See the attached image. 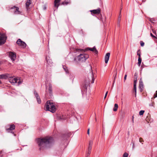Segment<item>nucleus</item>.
<instances>
[{
    "label": "nucleus",
    "mask_w": 157,
    "mask_h": 157,
    "mask_svg": "<svg viewBox=\"0 0 157 157\" xmlns=\"http://www.w3.org/2000/svg\"><path fill=\"white\" fill-rule=\"evenodd\" d=\"M139 88L141 92L143 91V84H140Z\"/></svg>",
    "instance_id": "23"
},
{
    "label": "nucleus",
    "mask_w": 157,
    "mask_h": 157,
    "mask_svg": "<svg viewBox=\"0 0 157 157\" xmlns=\"http://www.w3.org/2000/svg\"><path fill=\"white\" fill-rule=\"evenodd\" d=\"M89 131H90V128H88L87 130V134L89 135Z\"/></svg>",
    "instance_id": "40"
},
{
    "label": "nucleus",
    "mask_w": 157,
    "mask_h": 157,
    "mask_svg": "<svg viewBox=\"0 0 157 157\" xmlns=\"http://www.w3.org/2000/svg\"><path fill=\"white\" fill-rule=\"evenodd\" d=\"M150 35L153 38L155 37V36L154 35H153V34L151 33H150Z\"/></svg>",
    "instance_id": "35"
},
{
    "label": "nucleus",
    "mask_w": 157,
    "mask_h": 157,
    "mask_svg": "<svg viewBox=\"0 0 157 157\" xmlns=\"http://www.w3.org/2000/svg\"><path fill=\"white\" fill-rule=\"evenodd\" d=\"M128 154L126 152L124 153L123 155V157H128Z\"/></svg>",
    "instance_id": "29"
},
{
    "label": "nucleus",
    "mask_w": 157,
    "mask_h": 157,
    "mask_svg": "<svg viewBox=\"0 0 157 157\" xmlns=\"http://www.w3.org/2000/svg\"><path fill=\"white\" fill-rule=\"evenodd\" d=\"M12 9H14V11L15 14H19L21 13V12L19 10V8L17 7H16L15 6H13L11 8Z\"/></svg>",
    "instance_id": "10"
},
{
    "label": "nucleus",
    "mask_w": 157,
    "mask_h": 157,
    "mask_svg": "<svg viewBox=\"0 0 157 157\" xmlns=\"http://www.w3.org/2000/svg\"><path fill=\"white\" fill-rule=\"evenodd\" d=\"M87 49L94 52L95 54H97L98 53V51L96 49L95 46H94L93 48H87Z\"/></svg>",
    "instance_id": "11"
},
{
    "label": "nucleus",
    "mask_w": 157,
    "mask_h": 157,
    "mask_svg": "<svg viewBox=\"0 0 157 157\" xmlns=\"http://www.w3.org/2000/svg\"><path fill=\"white\" fill-rule=\"evenodd\" d=\"M70 3V0H65V1L62 3L63 5H67Z\"/></svg>",
    "instance_id": "21"
},
{
    "label": "nucleus",
    "mask_w": 157,
    "mask_h": 157,
    "mask_svg": "<svg viewBox=\"0 0 157 157\" xmlns=\"http://www.w3.org/2000/svg\"><path fill=\"white\" fill-rule=\"evenodd\" d=\"M156 157H157V156Z\"/></svg>",
    "instance_id": "48"
},
{
    "label": "nucleus",
    "mask_w": 157,
    "mask_h": 157,
    "mask_svg": "<svg viewBox=\"0 0 157 157\" xmlns=\"http://www.w3.org/2000/svg\"><path fill=\"white\" fill-rule=\"evenodd\" d=\"M139 142L140 143H142V142H144V140H142V139L141 138H140L139 139Z\"/></svg>",
    "instance_id": "34"
},
{
    "label": "nucleus",
    "mask_w": 157,
    "mask_h": 157,
    "mask_svg": "<svg viewBox=\"0 0 157 157\" xmlns=\"http://www.w3.org/2000/svg\"><path fill=\"white\" fill-rule=\"evenodd\" d=\"M118 109V104H115L114 105V107L113 108V110L114 111H116Z\"/></svg>",
    "instance_id": "22"
},
{
    "label": "nucleus",
    "mask_w": 157,
    "mask_h": 157,
    "mask_svg": "<svg viewBox=\"0 0 157 157\" xmlns=\"http://www.w3.org/2000/svg\"><path fill=\"white\" fill-rule=\"evenodd\" d=\"M134 143H133L132 144V148H134Z\"/></svg>",
    "instance_id": "42"
},
{
    "label": "nucleus",
    "mask_w": 157,
    "mask_h": 157,
    "mask_svg": "<svg viewBox=\"0 0 157 157\" xmlns=\"http://www.w3.org/2000/svg\"><path fill=\"white\" fill-rule=\"evenodd\" d=\"M31 3V1L30 0H27L26 3V8L29 7V5Z\"/></svg>",
    "instance_id": "18"
},
{
    "label": "nucleus",
    "mask_w": 157,
    "mask_h": 157,
    "mask_svg": "<svg viewBox=\"0 0 157 157\" xmlns=\"http://www.w3.org/2000/svg\"><path fill=\"white\" fill-rule=\"evenodd\" d=\"M17 43L22 48H25L26 47V44L25 42L21 41L20 39H19L17 41Z\"/></svg>",
    "instance_id": "8"
},
{
    "label": "nucleus",
    "mask_w": 157,
    "mask_h": 157,
    "mask_svg": "<svg viewBox=\"0 0 157 157\" xmlns=\"http://www.w3.org/2000/svg\"><path fill=\"white\" fill-rule=\"evenodd\" d=\"M142 59L141 57H139L138 59V65L139 66H140L141 65V63Z\"/></svg>",
    "instance_id": "24"
},
{
    "label": "nucleus",
    "mask_w": 157,
    "mask_h": 157,
    "mask_svg": "<svg viewBox=\"0 0 157 157\" xmlns=\"http://www.w3.org/2000/svg\"><path fill=\"white\" fill-rule=\"evenodd\" d=\"M144 112V110H142L140 111L139 112L140 115H142L143 114Z\"/></svg>",
    "instance_id": "27"
},
{
    "label": "nucleus",
    "mask_w": 157,
    "mask_h": 157,
    "mask_svg": "<svg viewBox=\"0 0 157 157\" xmlns=\"http://www.w3.org/2000/svg\"><path fill=\"white\" fill-rule=\"evenodd\" d=\"M8 77V75L7 74H3L0 75V79H6Z\"/></svg>",
    "instance_id": "14"
},
{
    "label": "nucleus",
    "mask_w": 157,
    "mask_h": 157,
    "mask_svg": "<svg viewBox=\"0 0 157 157\" xmlns=\"http://www.w3.org/2000/svg\"><path fill=\"white\" fill-rule=\"evenodd\" d=\"M46 59L48 64L49 65H51L52 63V60L50 59L49 57L48 56H46Z\"/></svg>",
    "instance_id": "13"
},
{
    "label": "nucleus",
    "mask_w": 157,
    "mask_h": 157,
    "mask_svg": "<svg viewBox=\"0 0 157 157\" xmlns=\"http://www.w3.org/2000/svg\"><path fill=\"white\" fill-rule=\"evenodd\" d=\"M132 121L133 122V117H132Z\"/></svg>",
    "instance_id": "45"
},
{
    "label": "nucleus",
    "mask_w": 157,
    "mask_h": 157,
    "mask_svg": "<svg viewBox=\"0 0 157 157\" xmlns=\"http://www.w3.org/2000/svg\"><path fill=\"white\" fill-rule=\"evenodd\" d=\"M127 76V75H125L124 77V80H125L126 79Z\"/></svg>",
    "instance_id": "38"
},
{
    "label": "nucleus",
    "mask_w": 157,
    "mask_h": 157,
    "mask_svg": "<svg viewBox=\"0 0 157 157\" xmlns=\"http://www.w3.org/2000/svg\"><path fill=\"white\" fill-rule=\"evenodd\" d=\"M1 83V81L0 80V83Z\"/></svg>",
    "instance_id": "46"
},
{
    "label": "nucleus",
    "mask_w": 157,
    "mask_h": 157,
    "mask_svg": "<svg viewBox=\"0 0 157 157\" xmlns=\"http://www.w3.org/2000/svg\"><path fill=\"white\" fill-rule=\"evenodd\" d=\"M140 84H143V82L141 79H140Z\"/></svg>",
    "instance_id": "36"
},
{
    "label": "nucleus",
    "mask_w": 157,
    "mask_h": 157,
    "mask_svg": "<svg viewBox=\"0 0 157 157\" xmlns=\"http://www.w3.org/2000/svg\"><path fill=\"white\" fill-rule=\"evenodd\" d=\"M63 69L64 70L66 73H69L68 69H67V67L65 66H63Z\"/></svg>",
    "instance_id": "25"
},
{
    "label": "nucleus",
    "mask_w": 157,
    "mask_h": 157,
    "mask_svg": "<svg viewBox=\"0 0 157 157\" xmlns=\"http://www.w3.org/2000/svg\"><path fill=\"white\" fill-rule=\"evenodd\" d=\"M6 39L7 37L5 34L0 33V45L4 44Z\"/></svg>",
    "instance_id": "6"
},
{
    "label": "nucleus",
    "mask_w": 157,
    "mask_h": 157,
    "mask_svg": "<svg viewBox=\"0 0 157 157\" xmlns=\"http://www.w3.org/2000/svg\"><path fill=\"white\" fill-rule=\"evenodd\" d=\"M88 78V81H86H86L85 83L84 84L82 90V92L83 96V94L87 92V88L90 82L91 83H93L94 82V78L93 73H90L89 75Z\"/></svg>",
    "instance_id": "2"
},
{
    "label": "nucleus",
    "mask_w": 157,
    "mask_h": 157,
    "mask_svg": "<svg viewBox=\"0 0 157 157\" xmlns=\"http://www.w3.org/2000/svg\"><path fill=\"white\" fill-rule=\"evenodd\" d=\"M136 87V83H134V87Z\"/></svg>",
    "instance_id": "39"
},
{
    "label": "nucleus",
    "mask_w": 157,
    "mask_h": 157,
    "mask_svg": "<svg viewBox=\"0 0 157 157\" xmlns=\"http://www.w3.org/2000/svg\"><path fill=\"white\" fill-rule=\"evenodd\" d=\"M36 140L40 151L49 147L54 142L53 138L50 136L37 138Z\"/></svg>",
    "instance_id": "1"
},
{
    "label": "nucleus",
    "mask_w": 157,
    "mask_h": 157,
    "mask_svg": "<svg viewBox=\"0 0 157 157\" xmlns=\"http://www.w3.org/2000/svg\"><path fill=\"white\" fill-rule=\"evenodd\" d=\"M136 81H137V79H136V80L134 79V83H136Z\"/></svg>",
    "instance_id": "43"
},
{
    "label": "nucleus",
    "mask_w": 157,
    "mask_h": 157,
    "mask_svg": "<svg viewBox=\"0 0 157 157\" xmlns=\"http://www.w3.org/2000/svg\"><path fill=\"white\" fill-rule=\"evenodd\" d=\"M93 144V141L92 140H90L89 142V145L88 148V150H91L92 148V146Z\"/></svg>",
    "instance_id": "19"
},
{
    "label": "nucleus",
    "mask_w": 157,
    "mask_h": 157,
    "mask_svg": "<svg viewBox=\"0 0 157 157\" xmlns=\"http://www.w3.org/2000/svg\"><path fill=\"white\" fill-rule=\"evenodd\" d=\"M9 57L12 61L13 62L14 61L16 58V54L15 53L12 52H9Z\"/></svg>",
    "instance_id": "7"
},
{
    "label": "nucleus",
    "mask_w": 157,
    "mask_h": 157,
    "mask_svg": "<svg viewBox=\"0 0 157 157\" xmlns=\"http://www.w3.org/2000/svg\"><path fill=\"white\" fill-rule=\"evenodd\" d=\"M48 90L50 94H52V86L51 84H50L49 86Z\"/></svg>",
    "instance_id": "20"
},
{
    "label": "nucleus",
    "mask_w": 157,
    "mask_h": 157,
    "mask_svg": "<svg viewBox=\"0 0 157 157\" xmlns=\"http://www.w3.org/2000/svg\"><path fill=\"white\" fill-rule=\"evenodd\" d=\"M89 57V55L85 53L80 54L77 57L75 58V61L77 60L78 61L82 62L85 61Z\"/></svg>",
    "instance_id": "4"
},
{
    "label": "nucleus",
    "mask_w": 157,
    "mask_h": 157,
    "mask_svg": "<svg viewBox=\"0 0 157 157\" xmlns=\"http://www.w3.org/2000/svg\"><path fill=\"white\" fill-rule=\"evenodd\" d=\"M117 78V76H116V75L115 76V78H114V81H113V82H114V81H115V78Z\"/></svg>",
    "instance_id": "44"
},
{
    "label": "nucleus",
    "mask_w": 157,
    "mask_h": 157,
    "mask_svg": "<svg viewBox=\"0 0 157 157\" xmlns=\"http://www.w3.org/2000/svg\"><path fill=\"white\" fill-rule=\"evenodd\" d=\"M91 150H88V152L86 154V156H87V157H88L89 155H90L91 153Z\"/></svg>",
    "instance_id": "26"
},
{
    "label": "nucleus",
    "mask_w": 157,
    "mask_h": 157,
    "mask_svg": "<svg viewBox=\"0 0 157 157\" xmlns=\"http://www.w3.org/2000/svg\"><path fill=\"white\" fill-rule=\"evenodd\" d=\"M34 95L35 97L36 98L37 103L38 104H40L41 102V101L39 95H38L37 92L36 91H34Z\"/></svg>",
    "instance_id": "9"
},
{
    "label": "nucleus",
    "mask_w": 157,
    "mask_h": 157,
    "mask_svg": "<svg viewBox=\"0 0 157 157\" xmlns=\"http://www.w3.org/2000/svg\"><path fill=\"white\" fill-rule=\"evenodd\" d=\"M90 11L94 14H99L100 12V9H96L91 10Z\"/></svg>",
    "instance_id": "15"
},
{
    "label": "nucleus",
    "mask_w": 157,
    "mask_h": 157,
    "mask_svg": "<svg viewBox=\"0 0 157 157\" xmlns=\"http://www.w3.org/2000/svg\"><path fill=\"white\" fill-rule=\"evenodd\" d=\"M149 21L151 23H153L152 21H155V20L153 18H152L151 19H149Z\"/></svg>",
    "instance_id": "30"
},
{
    "label": "nucleus",
    "mask_w": 157,
    "mask_h": 157,
    "mask_svg": "<svg viewBox=\"0 0 157 157\" xmlns=\"http://www.w3.org/2000/svg\"><path fill=\"white\" fill-rule=\"evenodd\" d=\"M60 0H55L54 1V6L55 7H56L57 9L59 5V3Z\"/></svg>",
    "instance_id": "16"
},
{
    "label": "nucleus",
    "mask_w": 157,
    "mask_h": 157,
    "mask_svg": "<svg viewBox=\"0 0 157 157\" xmlns=\"http://www.w3.org/2000/svg\"><path fill=\"white\" fill-rule=\"evenodd\" d=\"M108 93V91H107L106 92V94H105V96L104 97V99H105L106 98V96L107 95Z\"/></svg>",
    "instance_id": "37"
},
{
    "label": "nucleus",
    "mask_w": 157,
    "mask_h": 157,
    "mask_svg": "<svg viewBox=\"0 0 157 157\" xmlns=\"http://www.w3.org/2000/svg\"><path fill=\"white\" fill-rule=\"evenodd\" d=\"M44 108L45 110L50 111L53 113L55 112L56 110L55 104L50 101H48L45 104Z\"/></svg>",
    "instance_id": "3"
},
{
    "label": "nucleus",
    "mask_w": 157,
    "mask_h": 157,
    "mask_svg": "<svg viewBox=\"0 0 157 157\" xmlns=\"http://www.w3.org/2000/svg\"><path fill=\"white\" fill-rule=\"evenodd\" d=\"M137 55L139 56V57H141L140 52V50H138L137 52Z\"/></svg>",
    "instance_id": "28"
},
{
    "label": "nucleus",
    "mask_w": 157,
    "mask_h": 157,
    "mask_svg": "<svg viewBox=\"0 0 157 157\" xmlns=\"http://www.w3.org/2000/svg\"><path fill=\"white\" fill-rule=\"evenodd\" d=\"M140 44L141 46H144V43L143 42L141 41L140 42Z\"/></svg>",
    "instance_id": "32"
},
{
    "label": "nucleus",
    "mask_w": 157,
    "mask_h": 157,
    "mask_svg": "<svg viewBox=\"0 0 157 157\" xmlns=\"http://www.w3.org/2000/svg\"><path fill=\"white\" fill-rule=\"evenodd\" d=\"M110 55V53L109 52H108L106 54L105 58V63H108Z\"/></svg>",
    "instance_id": "12"
},
{
    "label": "nucleus",
    "mask_w": 157,
    "mask_h": 157,
    "mask_svg": "<svg viewBox=\"0 0 157 157\" xmlns=\"http://www.w3.org/2000/svg\"><path fill=\"white\" fill-rule=\"evenodd\" d=\"M154 98H155L157 97V90L156 91L155 93L154 94Z\"/></svg>",
    "instance_id": "31"
},
{
    "label": "nucleus",
    "mask_w": 157,
    "mask_h": 157,
    "mask_svg": "<svg viewBox=\"0 0 157 157\" xmlns=\"http://www.w3.org/2000/svg\"><path fill=\"white\" fill-rule=\"evenodd\" d=\"M15 126L14 124H11L10 126V127L6 129V130L7 131L9 130H13L15 129Z\"/></svg>",
    "instance_id": "17"
},
{
    "label": "nucleus",
    "mask_w": 157,
    "mask_h": 157,
    "mask_svg": "<svg viewBox=\"0 0 157 157\" xmlns=\"http://www.w3.org/2000/svg\"><path fill=\"white\" fill-rule=\"evenodd\" d=\"M46 6H44L43 7L44 10H45L46 9Z\"/></svg>",
    "instance_id": "41"
},
{
    "label": "nucleus",
    "mask_w": 157,
    "mask_h": 157,
    "mask_svg": "<svg viewBox=\"0 0 157 157\" xmlns=\"http://www.w3.org/2000/svg\"><path fill=\"white\" fill-rule=\"evenodd\" d=\"M86 157H87V156H86Z\"/></svg>",
    "instance_id": "47"
},
{
    "label": "nucleus",
    "mask_w": 157,
    "mask_h": 157,
    "mask_svg": "<svg viewBox=\"0 0 157 157\" xmlns=\"http://www.w3.org/2000/svg\"><path fill=\"white\" fill-rule=\"evenodd\" d=\"M134 90L135 92V95L136 96V87H134Z\"/></svg>",
    "instance_id": "33"
},
{
    "label": "nucleus",
    "mask_w": 157,
    "mask_h": 157,
    "mask_svg": "<svg viewBox=\"0 0 157 157\" xmlns=\"http://www.w3.org/2000/svg\"><path fill=\"white\" fill-rule=\"evenodd\" d=\"M9 82L13 85H15L16 84L17 85H19L21 84L22 83V81L21 79H18L16 77H10L9 78Z\"/></svg>",
    "instance_id": "5"
}]
</instances>
